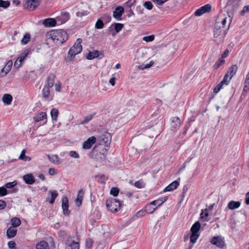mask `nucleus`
Returning a JSON list of instances; mask_svg holds the SVG:
<instances>
[{
	"label": "nucleus",
	"mask_w": 249,
	"mask_h": 249,
	"mask_svg": "<svg viewBox=\"0 0 249 249\" xmlns=\"http://www.w3.org/2000/svg\"><path fill=\"white\" fill-rule=\"evenodd\" d=\"M47 38L51 39L53 43L59 46L65 42L68 38L67 33L63 30L50 31L47 35Z\"/></svg>",
	"instance_id": "obj_1"
},
{
	"label": "nucleus",
	"mask_w": 249,
	"mask_h": 249,
	"mask_svg": "<svg viewBox=\"0 0 249 249\" xmlns=\"http://www.w3.org/2000/svg\"><path fill=\"white\" fill-rule=\"evenodd\" d=\"M82 40L81 38H78L76 43L69 50L68 53V58L70 60H72L73 57L77 54L79 53L82 50L81 43Z\"/></svg>",
	"instance_id": "obj_2"
},
{
	"label": "nucleus",
	"mask_w": 249,
	"mask_h": 249,
	"mask_svg": "<svg viewBox=\"0 0 249 249\" xmlns=\"http://www.w3.org/2000/svg\"><path fill=\"white\" fill-rule=\"evenodd\" d=\"M229 28H220L217 24L214 25L213 35L215 41L220 43L223 41Z\"/></svg>",
	"instance_id": "obj_3"
},
{
	"label": "nucleus",
	"mask_w": 249,
	"mask_h": 249,
	"mask_svg": "<svg viewBox=\"0 0 249 249\" xmlns=\"http://www.w3.org/2000/svg\"><path fill=\"white\" fill-rule=\"evenodd\" d=\"M106 206L108 210L110 212H117L120 209L121 203L117 199L111 198L107 200Z\"/></svg>",
	"instance_id": "obj_4"
},
{
	"label": "nucleus",
	"mask_w": 249,
	"mask_h": 249,
	"mask_svg": "<svg viewBox=\"0 0 249 249\" xmlns=\"http://www.w3.org/2000/svg\"><path fill=\"white\" fill-rule=\"evenodd\" d=\"M227 18H228L225 15L219 14L217 16L214 25L217 24L220 28H229L231 19L230 17L228 18L229 23L228 25L226 26V24Z\"/></svg>",
	"instance_id": "obj_5"
},
{
	"label": "nucleus",
	"mask_w": 249,
	"mask_h": 249,
	"mask_svg": "<svg viewBox=\"0 0 249 249\" xmlns=\"http://www.w3.org/2000/svg\"><path fill=\"white\" fill-rule=\"evenodd\" d=\"M212 244L220 248H223L225 246L224 238L221 236H214L210 241Z\"/></svg>",
	"instance_id": "obj_6"
},
{
	"label": "nucleus",
	"mask_w": 249,
	"mask_h": 249,
	"mask_svg": "<svg viewBox=\"0 0 249 249\" xmlns=\"http://www.w3.org/2000/svg\"><path fill=\"white\" fill-rule=\"evenodd\" d=\"M41 0H25V6L30 10H34L40 3Z\"/></svg>",
	"instance_id": "obj_7"
},
{
	"label": "nucleus",
	"mask_w": 249,
	"mask_h": 249,
	"mask_svg": "<svg viewBox=\"0 0 249 249\" xmlns=\"http://www.w3.org/2000/svg\"><path fill=\"white\" fill-rule=\"evenodd\" d=\"M211 5L207 4H206V5L201 7L200 8H199V9L196 10V12H195L194 14L196 16H200L204 13H206L210 12L211 11Z\"/></svg>",
	"instance_id": "obj_8"
},
{
	"label": "nucleus",
	"mask_w": 249,
	"mask_h": 249,
	"mask_svg": "<svg viewBox=\"0 0 249 249\" xmlns=\"http://www.w3.org/2000/svg\"><path fill=\"white\" fill-rule=\"evenodd\" d=\"M181 125L180 119L178 117H173L171 123V129L176 131L180 128Z\"/></svg>",
	"instance_id": "obj_9"
},
{
	"label": "nucleus",
	"mask_w": 249,
	"mask_h": 249,
	"mask_svg": "<svg viewBox=\"0 0 249 249\" xmlns=\"http://www.w3.org/2000/svg\"><path fill=\"white\" fill-rule=\"evenodd\" d=\"M92 154L94 156L93 158L99 162H102L106 159V155L103 152L92 150Z\"/></svg>",
	"instance_id": "obj_10"
},
{
	"label": "nucleus",
	"mask_w": 249,
	"mask_h": 249,
	"mask_svg": "<svg viewBox=\"0 0 249 249\" xmlns=\"http://www.w3.org/2000/svg\"><path fill=\"white\" fill-rule=\"evenodd\" d=\"M96 138L94 136H92L88 139L87 141L83 143L82 147L85 149H90L92 145L95 142Z\"/></svg>",
	"instance_id": "obj_11"
},
{
	"label": "nucleus",
	"mask_w": 249,
	"mask_h": 249,
	"mask_svg": "<svg viewBox=\"0 0 249 249\" xmlns=\"http://www.w3.org/2000/svg\"><path fill=\"white\" fill-rule=\"evenodd\" d=\"M62 208L63 209L64 214L65 215H69L70 213V211L68 209V199L66 197H63L62 199Z\"/></svg>",
	"instance_id": "obj_12"
},
{
	"label": "nucleus",
	"mask_w": 249,
	"mask_h": 249,
	"mask_svg": "<svg viewBox=\"0 0 249 249\" xmlns=\"http://www.w3.org/2000/svg\"><path fill=\"white\" fill-rule=\"evenodd\" d=\"M51 88H49L47 86H44V88L42 90V97L48 101H50L53 100V96L51 95L50 89Z\"/></svg>",
	"instance_id": "obj_13"
},
{
	"label": "nucleus",
	"mask_w": 249,
	"mask_h": 249,
	"mask_svg": "<svg viewBox=\"0 0 249 249\" xmlns=\"http://www.w3.org/2000/svg\"><path fill=\"white\" fill-rule=\"evenodd\" d=\"M12 64V61L11 60L9 61L7 63L4 67L2 68L1 70V76H4L8 73V72L10 71L11 69Z\"/></svg>",
	"instance_id": "obj_14"
},
{
	"label": "nucleus",
	"mask_w": 249,
	"mask_h": 249,
	"mask_svg": "<svg viewBox=\"0 0 249 249\" xmlns=\"http://www.w3.org/2000/svg\"><path fill=\"white\" fill-rule=\"evenodd\" d=\"M124 12V9L122 6H118L116 8L115 10L113 12V16L114 18L120 19Z\"/></svg>",
	"instance_id": "obj_15"
},
{
	"label": "nucleus",
	"mask_w": 249,
	"mask_h": 249,
	"mask_svg": "<svg viewBox=\"0 0 249 249\" xmlns=\"http://www.w3.org/2000/svg\"><path fill=\"white\" fill-rule=\"evenodd\" d=\"M55 78V76L53 74L50 73L47 78V84L45 85V86L49 88L53 87L54 85Z\"/></svg>",
	"instance_id": "obj_16"
},
{
	"label": "nucleus",
	"mask_w": 249,
	"mask_h": 249,
	"mask_svg": "<svg viewBox=\"0 0 249 249\" xmlns=\"http://www.w3.org/2000/svg\"><path fill=\"white\" fill-rule=\"evenodd\" d=\"M179 183L178 181L177 180L174 181L165 188L163 192H166L173 191L178 187V186L179 185Z\"/></svg>",
	"instance_id": "obj_17"
},
{
	"label": "nucleus",
	"mask_w": 249,
	"mask_h": 249,
	"mask_svg": "<svg viewBox=\"0 0 249 249\" xmlns=\"http://www.w3.org/2000/svg\"><path fill=\"white\" fill-rule=\"evenodd\" d=\"M23 179L26 183L33 184L35 182V179L31 174H26L23 176Z\"/></svg>",
	"instance_id": "obj_18"
},
{
	"label": "nucleus",
	"mask_w": 249,
	"mask_h": 249,
	"mask_svg": "<svg viewBox=\"0 0 249 249\" xmlns=\"http://www.w3.org/2000/svg\"><path fill=\"white\" fill-rule=\"evenodd\" d=\"M241 205L240 201H230L228 205L227 208L230 210H233L238 208Z\"/></svg>",
	"instance_id": "obj_19"
},
{
	"label": "nucleus",
	"mask_w": 249,
	"mask_h": 249,
	"mask_svg": "<svg viewBox=\"0 0 249 249\" xmlns=\"http://www.w3.org/2000/svg\"><path fill=\"white\" fill-rule=\"evenodd\" d=\"M238 69V68L237 65H233L229 69L227 73L230 76V79H231L235 74Z\"/></svg>",
	"instance_id": "obj_20"
},
{
	"label": "nucleus",
	"mask_w": 249,
	"mask_h": 249,
	"mask_svg": "<svg viewBox=\"0 0 249 249\" xmlns=\"http://www.w3.org/2000/svg\"><path fill=\"white\" fill-rule=\"evenodd\" d=\"M157 207L154 206L152 202L145 205L144 210L145 213H152L156 209Z\"/></svg>",
	"instance_id": "obj_21"
},
{
	"label": "nucleus",
	"mask_w": 249,
	"mask_h": 249,
	"mask_svg": "<svg viewBox=\"0 0 249 249\" xmlns=\"http://www.w3.org/2000/svg\"><path fill=\"white\" fill-rule=\"evenodd\" d=\"M46 119L47 115L46 113L43 112L36 114L34 117V120L36 122H39Z\"/></svg>",
	"instance_id": "obj_22"
},
{
	"label": "nucleus",
	"mask_w": 249,
	"mask_h": 249,
	"mask_svg": "<svg viewBox=\"0 0 249 249\" xmlns=\"http://www.w3.org/2000/svg\"><path fill=\"white\" fill-rule=\"evenodd\" d=\"M17 230L14 227H10L6 231V235L8 238H12L14 237L17 234Z\"/></svg>",
	"instance_id": "obj_23"
},
{
	"label": "nucleus",
	"mask_w": 249,
	"mask_h": 249,
	"mask_svg": "<svg viewBox=\"0 0 249 249\" xmlns=\"http://www.w3.org/2000/svg\"><path fill=\"white\" fill-rule=\"evenodd\" d=\"M43 24L46 27H53L56 24V21L54 18H49L45 19Z\"/></svg>",
	"instance_id": "obj_24"
},
{
	"label": "nucleus",
	"mask_w": 249,
	"mask_h": 249,
	"mask_svg": "<svg viewBox=\"0 0 249 249\" xmlns=\"http://www.w3.org/2000/svg\"><path fill=\"white\" fill-rule=\"evenodd\" d=\"M84 194V191L82 189H81L79 191L77 198L75 200V202L78 206H80L82 204Z\"/></svg>",
	"instance_id": "obj_25"
},
{
	"label": "nucleus",
	"mask_w": 249,
	"mask_h": 249,
	"mask_svg": "<svg viewBox=\"0 0 249 249\" xmlns=\"http://www.w3.org/2000/svg\"><path fill=\"white\" fill-rule=\"evenodd\" d=\"M99 52L96 50L93 52H89L86 56V58L88 60H91L98 57L99 56Z\"/></svg>",
	"instance_id": "obj_26"
},
{
	"label": "nucleus",
	"mask_w": 249,
	"mask_h": 249,
	"mask_svg": "<svg viewBox=\"0 0 249 249\" xmlns=\"http://www.w3.org/2000/svg\"><path fill=\"white\" fill-rule=\"evenodd\" d=\"M200 228V224L199 222L197 221L195 222L192 226L191 231L192 233L198 234V232Z\"/></svg>",
	"instance_id": "obj_27"
},
{
	"label": "nucleus",
	"mask_w": 249,
	"mask_h": 249,
	"mask_svg": "<svg viewBox=\"0 0 249 249\" xmlns=\"http://www.w3.org/2000/svg\"><path fill=\"white\" fill-rule=\"evenodd\" d=\"M36 249H49V245L47 242L43 240L36 245Z\"/></svg>",
	"instance_id": "obj_28"
},
{
	"label": "nucleus",
	"mask_w": 249,
	"mask_h": 249,
	"mask_svg": "<svg viewBox=\"0 0 249 249\" xmlns=\"http://www.w3.org/2000/svg\"><path fill=\"white\" fill-rule=\"evenodd\" d=\"M12 96L9 94H4L2 97V101L4 104L10 105L12 101Z\"/></svg>",
	"instance_id": "obj_29"
},
{
	"label": "nucleus",
	"mask_w": 249,
	"mask_h": 249,
	"mask_svg": "<svg viewBox=\"0 0 249 249\" xmlns=\"http://www.w3.org/2000/svg\"><path fill=\"white\" fill-rule=\"evenodd\" d=\"M167 199V196L163 197L158 199L154 200L152 201V203L154 204V206H157V207H159L162 205Z\"/></svg>",
	"instance_id": "obj_30"
},
{
	"label": "nucleus",
	"mask_w": 249,
	"mask_h": 249,
	"mask_svg": "<svg viewBox=\"0 0 249 249\" xmlns=\"http://www.w3.org/2000/svg\"><path fill=\"white\" fill-rule=\"evenodd\" d=\"M12 227L16 228L21 224V221L19 218L14 217L11 220Z\"/></svg>",
	"instance_id": "obj_31"
},
{
	"label": "nucleus",
	"mask_w": 249,
	"mask_h": 249,
	"mask_svg": "<svg viewBox=\"0 0 249 249\" xmlns=\"http://www.w3.org/2000/svg\"><path fill=\"white\" fill-rule=\"evenodd\" d=\"M48 158L51 162H53L54 164L59 163V158L57 155H53L51 156L49 155Z\"/></svg>",
	"instance_id": "obj_32"
},
{
	"label": "nucleus",
	"mask_w": 249,
	"mask_h": 249,
	"mask_svg": "<svg viewBox=\"0 0 249 249\" xmlns=\"http://www.w3.org/2000/svg\"><path fill=\"white\" fill-rule=\"evenodd\" d=\"M95 113H94L92 114H89L86 116H85L82 120L81 121V124H86L89 122L94 116Z\"/></svg>",
	"instance_id": "obj_33"
},
{
	"label": "nucleus",
	"mask_w": 249,
	"mask_h": 249,
	"mask_svg": "<svg viewBox=\"0 0 249 249\" xmlns=\"http://www.w3.org/2000/svg\"><path fill=\"white\" fill-rule=\"evenodd\" d=\"M66 244L70 248L69 249H79V243L78 242L72 241L69 243L68 241Z\"/></svg>",
	"instance_id": "obj_34"
},
{
	"label": "nucleus",
	"mask_w": 249,
	"mask_h": 249,
	"mask_svg": "<svg viewBox=\"0 0 249 249\" xmlns=\"http://www.w3.org/2000/svg\"><path fill=\"white\" fill-rule=\"evenodd\" d=\"M58 112V110L56 108H53L51 110V115L53 120L55 121H57Z\"/></svg>",
	"instance_id": "obj_35"
},
{
	"label": "nucleus",
	"mask_w": 249,
	"mask_h": 249,
	"mask_svg": "<svg viewBox=\"0 0 249 249\" xmlns=\"http://www.w3.org/2000/svg\"><path fill=\"white\" fill-rule=\"evenodd\" d=\"M225 62V60L222 58H219L217 61L216 62L213 66L214 69L217 70L223 65Z\"/></svg>",
	"instance_id": "obj_36"
},
{
	"label": "nucleus",
	"mask_w": 249,
	"mask_h": 249,
	"mask_svg": "<svg viewBox=\"0 0 249 249\" xmlns=\"http://www.w3.org/2000/svg\"><path fill=\"white\" fill-rule=\"evenodd\" d=\"M26 149H23L19 156V159L24 161H30L31 158L28 156H25Z\"/></svg>",
	"instance_id": "obj_37"
},
{
	"label": "nucleus",
	"mask_w": 249,
	"mask_h": 249,
	"mask_svg": "<svg viewBox=\"0 0 249 249\" xmlns=\"http://www.w3.org/2000/svg\"><path fill=\"white\" fill-rule=\"evenodd\" d=\"M50 193L51 195V198L49 202L51 204H53L54 202L55 198L58 196V193L55 190L51 191H50Z\"/></svg>",
	"instance_id": "obj_38"
},
{
	"label": "nucleus",
	"mask_w": 249,
	"mask_h": 249,
	"mask_svg": "<svg viewBox=\"0 0 249 249\" xmlns=\"http://www.w3.org/2000/svg\"><path fill=\"white\" fill-rule=\"evenodd\" d=\"M209 215V213L208 212V209H205V210H202L201 213H200V218L203 220L208 221L209 219L207 218Z\"/></svg>",
	"instance_id": "obj_39"
},
{
	"label": "nucleus",
	"mask_w": 249,
	"mask_h": 249,
	"mask_svg": "<svg viewBox=\"0 0 249 249\" xmlns=\"http://www.w3.org/2000/svg\"><path fill=\"white\" fill-rule=\"evenodd\" d=\"M30 39V35L28 33L26 34L21 41L22 44L25 45L28 43Z\"/></svg>",
	"instance_id": "obj_40"
},
{
	"label": "nucleus",
	"mask_w": 249,
	"mask_h": 249,
	"mask_svg": "<svg viewBox=\"0 0 249 249\" xmlns=\"http://www.w3.org/2000/svg\"><path fill=\"white\" fill-rule=\"evenodd\" d=\"M61 16L63 18V22H66L70 18L69 13L65 11H62L61 12Z\"/></svg>",
	"instance_id": "obj_41"
},
{
	"label": "nucleus",
	"mask_w": 249,
	"mask_h": 249,
	"mask_svg": "<svg viewBox=\"0 0 249 249\" xmlns=\"http://www.w3.org/2000/svg\"><path fill=\"white\" fill-rule=\"evenodd\" d=\"M28 53V52H24L21 54V55L18 57L17 60L19 62V63H20L21 64L24 59L27 56Z\"/></svg>",
	"instance_id": "obj_42"
},
{
	"label": "nucleus",
	"mask_w": 249,
	"mask_h": 249,
	"mask_svg": "<svg viewBox=\"0 0 249 249\" xmlns=\"http://www.w3.org/2000/svg\"><path fill=\"white\" fill-rule=\"evenodd\" d=\"M124 27V24L120 23H117L114 24V29L116 33L119 32Z\"/></svg>",
	"instance_id": "obj_43"
},
{
	"label": "nucleus",
	"mask_w": 249,
	"mask_h": 249,
	"mask_svg": "<svg viewBox=\"0 0 249 249\" xmlns=\"http://www.w3.org/2000/svg\"><path fill=\"white\" fill-rule=\"evenodd\" d=\"M134 185L138 188H142L145 186V184L143 181L140 180L134 183Z\"/></svg>",
	"instance_id": "obj_44"
},
{
	"label": "nucleus",
	"mask_w": 249,
	"mask_h": 249,
	"mask_svg": "<svg viewBox=\"0 0 249 249\" xmlns=\"http://www.w3.org/2000/svg\"><path fill=\"white\" fill-rule=\"evenodd\" d=\"M104 24L103 21L100 19H98L95 24V28L96 29H102L104 27Z\"/></svg>",
	"instance_id": "obj_45"
},
{
	"label": "nucleus",
	"mask_w": 249,
	"mask_h": 249,
	"mask_svg": "<svg viewBox=\"0 0 249 249\" xmlns=\"http://www.w3.org/2000/svg\"><path fill=\"white\" fill-rule=\"evenodd\" d=\"M10 5V2L8 1H4L3 0H0V7L4 8L8 7Z\"/></svg>",
	"instance_id": "obj_46"
},
{
	"label": "nucleus",
	"mask_w": 249,
	"mask_h": 249,
	"mask_svg": "<svg viewBox=\"0 0 249 249\" xmlns=\"http://www.w3.org/2000/svg\"><path fill=\"white\" fill-rule=\"evenodd\" d=\"M230 76L226 73V74L225 75L223 79L221 81V82H222V83H223L225 85H227L229 84L230 80L231 79H230Z\"/></svg>",
	"instance_id": "obj_47"
},
{
	"label": "nucleus",
	"mask_w": 249,
	"mask_h": 249,
	"mask_svg": "<svg viewBox=\"0 0 249 249\" xmlns=\"http://www.w3.org/2000/svg\"><path fill=\"white\" fill-rule=\"evenodd\" d=\"M119 189L118 188H112L110 190V194L114 196H116L119 194Z\"/></svg>",
	"instance_id": "obj_48"
},
{
	"label": "nucleus",
	"mask_w": 249,
	"mask_h": 249,
	"mask_svg": "<svg viewBox=\"0 0 249 249\" xmlns=\"http://www.w3.org/2000/svg\"><path fill=\"white\" fill-rule=\"evenodd\" d=\"M198 236H199V234H196L192 233L191 237H190V241L193 243H195L196 242V240L198 238Z\"/></svg>",
	"instance_id": "obj_49"
},
{
	"label": "nucleus",
	"mask_w": 249,
	"mask_h": 249,
	"mask_svg": "<svg viewBox=\"0 0 249 249\" xmlns=\"http://www.w3.org/2000/svg\"><path fill=\"white\" fill-rule=\"evenodd\" d=\"M155 36L154 35H150L148 36H145L143 37V40L146 42H151L154 40Z\"/></svg>",
	"instance_id": "obj_50"
},
{
	"label": "nucleus",
	"mask_w": 249,
	"mask_h": 249,
	"mask_svg": "<svg viewBox=\"0 0 249 249\" xmlns=\"http://www.w3.org/2000/svg\"><path fill=\"white\" fill-rule=\"evenodd\" d=\"M143 6L148 10H151L153 8V4L151 1H145L143 4Z\"/></svg>",
	"instance_id": "obj_51"
},
{
	"label": "nucleus",
	"mask_w": 249,
	"mask_h": 249,
	"mask_svg": "<svg viewBox=\"0 0 249 249\" xmlns=\"http://www.w3.org/2000/svg\"><path fill=\"white\" fill-rule=\"evenodd\" d=\"M16 185H17V182L14 181H13V182H8L6 184H5V187L6 188L10 189V188H13V187H14Z\"/></svg>",
	"instance_id": "obj_52"
},
{
	"label": "nucleus",
	"mask_w": 249,
	"mask_h": 249,
	"mask_svg": "<svg viewBox=\"0 0 249 249\" xmlns=\"http://www.w3.org/2000/svg\"><path fill=\"white\" fill-rule=\"evenodd\" d=\"M7 194V190L4 187H0V196H5Z\"/></svg>",
	"instance_id": "obj_53"
},
{
	"label": "nucleus",
	"mask_w": 249,
	"mask_h": 249,
	"mask_svg": "<svg viewBox=\"0 0 249 249\" xmlns=\"http://www.w3.org/2000/svg\"><path fill=\"white\" fill-rule=\"evenodd\" d=\"M154 64V62L152 61H150L149 63L145 64V65H142L140 66L141 69H148L150 67H151Z\"/></svg>",
	"instance_id": "obj_54"
},
{
	"label": "nucleus",
	"mask_w": 249,
	"mask_h": 249,
	"mask_svg": "<svg viewBox=\"0 0 249 249\" xmlns=\"http://www.w3.org/2000/svg\"><path fill=\"white\" fill-rule=\"evenodd\" d=\"M69 155L73 158L78 159L79 158V154L75 151H71L69 152Z\"/></svg>",
	"instance_id": "obj_55"
},
{
	"label": "nucleus",
	"mask_w": 249,
	"mask_h": 249,
	"mask_svg": "<svg viewBox=\"0 0 249 249\" xmlns=\"http://www.w3.org/2000/svg\"><path fill=\"white\" fill-rule=\"evenodd\" d=\"M249 12V6H245L244 7L243 9L241 11V15H244L246 13Z\"/></svg>",
	"instance_id": "obj_56"
},
{
	"label": "nucleus",
	"mask_w": 249,
	"mask_h": 249,
	"mask_svg": "<svg viewBox=\"0 0 249 249\" xmlns=\"http://www.w3.org/2000/svg\"><path fill=\"white\" fill-rule=\"evenodd\" d=\"M8 246L11 249H16V243L13 241H10L8 243Z\"/></svg>",
	"instance_id": "obj_57"
},
{
	"label": "nucleus",
	"mask_w": 249,
	"mask_h": 249,
	"mask_svg": "<svg viewBox=\"0 0 249 249\" xmlns=\"http://www.w3.org/2000/svg\"><path fill=\"white\" fill-rule=\"evenodd\" d=\"M153 1L158 5H161L166 2V0H152Z\"/></svg>",
	"instance_id": "obj_58"
},
{
	"label": "nucleus",
	"mask_w": 249,
	"mask_h": 249,
	"mask_svg": "<svg viewBox=\"0 0 249 249\" xmlns=\"http://www.w3.org/2000/svg\"><path fill=\"white\" fill-rule=\"evenodd\" d=\"M6 206V203L5 201L0 200V210L4 209Z\"/></svg>",
	"instance_id": "obj_59"
},
{
	"label": "nucleus",
	"mask_w": 249,
	"mask_h": 249,
	"mask_svg": "<svg viewBox=\"0 0 249 249\" xmlns=\"http://www.w3.org/2000/svg\"><path fill=\"white\" fill-rule=\"evenodd\" d=\"M145 211H144V209H142L140 211H139V212H137V216L138 217H142V216L143 215H144V213H145Z\"/></svg>",
	"instance_id": "obj_60"
},
{
	"label": "nucleus",
	"mask_w": 249,
	"mask_h": 249,
	"mask_svg": "<svg viewBox=\"0 0 249 249\" xmlns=\"http://www.w3.org/2000/svg\"><path fill=\"white\" fill-rule=\"evenodd\" d=\"M229 50L227 49L226 50L222 53L221 58L224 59V58L227 57L229 54Z\"/></svg>",
	"instance_id": "obj_61"
},
{
	"label": "nucleus",
	"mask_w": 249,
	"mask_h": 249,
	"mask_svg": "<svg viewBox=\"0 0 249 249\" xmlns=\"http://www.w3.org/2000/svg\"><path fill=\"white\" fill-rule=\"evenodd\" d=\"M102 140L105 143V146H107V147L108 145L110 143V140H108V139L107 138L106 140L104 138H102Z\"/></svg>",
	"instance_id": "obj_62"
},
{
	"label": "nucleus",
	"mask_w": 249,
	"mask_h": 249,
	"mask_svg": "<svg viewBox=\"0 0 249 249\" xmlns=\"http://www.w3.org/2000/svg\"><path fill=\"white\" fill-rule=\"evenodd\" d=\"M92 241L91 239H89V240L87 241L86 242V246L88 248H90L91 247L92 245Z\"/></svg>",
	"instance_id": "obj_63"
},
{
	"label": "nucleus",
	"mask_w": 249,
	"mask_h": 249,
	"mask_svg": "<svg viewBox=\"0 0 249 249\" xmlns=\"http://www.w3.org/2000/svg\"><path fill=\"white\" fill-rule=\"evenodd\" d=\"M55 90L57 91H60L61 89V84L60 83H56L55 84Z\"/></svg>",
	"instance_id": "obj_64"
}]
</instances>
